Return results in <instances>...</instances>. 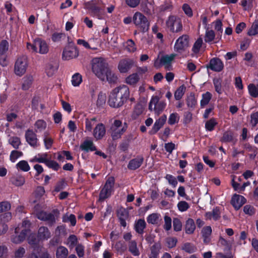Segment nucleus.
Here are the masks:
<instances>
[{
  "label": "nucleus",
  "instance_id": "obj_28",
  "mask_svg": "<svg viewBox=\"0 0 258 258\" xmlns=\"http://www.w3.org/2000/svg\"><path fill=\"white\" fill-rule=\"evenodd\" d=\"M147 221L149 224L157 225L161 221V215L157 213H152L147 217Z\"/></svg>",
  "mask_w": 258,
  "mask_h": 258
},
{
  "label": "nucleus",
  "instance_id": "obj_21",
  "mask_svg": "<svg viewBox=\"0 0 258 258\" xmlns=\"http://www.w3.org/2000/svg\"><path fill=\"white\" fill-rule=\"evenodd\" d=\"M103 75L104 76L103 78H99L102 81L106 80L110 84L117 83L118 79L117 75L109 68L106 70Z\"/></svg>",
  "mask_w": 258,
  "mask_h": 258
},
{
  "label": "nucleus",
  "instance_id": "obj_14",
  "mask_svg": "<svg viewBox=\"0 0 258 258\" xmlns=\"http://www.w3.org/2000/svg\"><path fill=\"white\" fill-rule=\"evenodd\" d=\"M11 219L12 214L10 212L0 215V235L5 233L7 231L8 226L6 223L10 221Z\"/></svg>",
  "mask_w": 258,
  "mask_h": 258
},
{
  "label": "nucleus",
  "instance_id": "obj_49",
  "mask_svg": "<svg viewBox=\"0 0 258 258\" xmlns=\"http://www.w3.org/2000/svg\"><path fill=\"white\" fill-rule=\"evenodd\" d=\"M22 87L24 90H27L31 85L33 78L32 76H27L23 79Z\"/></svg>",
  "mask_w": 258,
  "mask_h": 258
},
{
  "label": "nucleus",
  "instance_id": "obj_40",
  "mask_svg": "<svg viewBox=\"0 0 258 258\" xmlns=\"http://www.w3.org/2000/svg\"><path fill=\"white\" fill-rule=\"evenodd\" d=\"M68 255V250L63 246H59L56 250V258H66Z\"/></svg>",
  "mask_w": 258,
  "mask_h": 258
},
{
  "label": "nucleus",
  "instance_id": "obj_17",
  "mask_svg": "<svg viewBox=\"0 0 258 258\" xmlns=\"http://www.w3.org/2000/svg\"><path fill=\"white\" fill-rule=\"evenodd\" d=\"M246 202L244 197L241 195L235 194L231 199V203L236 210L239 209Z\"/></svg>",
  "mask_w": 258,
  "mask_h": 258
},
{
  "label": "nucleus",
  "instance_id": "obj_50",
  "mask_svg": "<svg viewBox=\"0 0 258 258\" xmlns=\"http://www.w3.org/2000/svg\"><path fill=\"white\" fill-rule=\"evenodd\" d=\"M45 190L43 187L39 186L38 187L35 191V196L36 198V200L32 201L33 203H36L40 199V198L44 194Z\"/></svg>",
  "mask_w": 258,
  "mask_h": 258
},
{
  "label": "nucleus",
  "instance_id": "obj_24",
  "mask_svg": "<svg viewBox=\"0 0 258 258\" xmlns=\"http://www.w3.org/2000/svg\"><path fill=\"white\" fill-rule=\"evenodd\" d=\"M143 161L144 158L143 157H137L129 162L127 167L130 170H136L141 166Z\"/></svg>",
  "mask_w": 258,
  "mask_h": 258
},
{
  "label": "nucleus",
  "instance_id": "obj_12",
  "mask_svg": "<svg viewBox=\"0 0 258 258\" xmlns=\"http://www.w3.org/2000/svg\"><path fill=\"white\" fill-rule=\"evenodd\" d=\"M35 209L36 216L40 220L46 221L49 225H52L55 222V218L53 214L43 211H37L36 207Z\"/></svg>",
  "mask_w": 258,
  "mask_h": 258
},
{
  "label": "nucleus",
  "instance_id": "obj_29",
  "mask_svg": "<svg viewBox=\"0 0 258 258\" xmlns=\"http://www.w3.org/2000/svg\"><path fill=\"white\" fill-rule=\"evenodd\" d=\"M205 217L207 219H212L217 220L220 218V212L219 208L216 207L213 209L212 212H208L205 214Z\"/></svg>",
  "mask_w": 258,
  "mask_h": 258
},
{
  "label": "nucleus",
  "instance_id": "obj_5",
  "mask_svg": "<svg viewBox=\"0 0 258 258\" xmlns=\"http://www.w3.org/2000/svg\"><path fill=\"white\" fill-rule=\"evenodd\" d=\"M27 47L33 52L42 54L47 53L49 50V47L46 42L39 38L35 39L33 44L27 43Z\"/></svg>",
  "mask_w": 258,
  "mask_h": 258
},
{
  "label": "nucleus",
  "instance_id": "obj_36",
  "mask_svg": "<svg viewBox=\"0 0 258 258\" xmlns=\"http://www.w3.org/2000/svg\"><path fill=\"white\" fill-rule=\"evenodd\" d=\"M140 78L138 74L133 73L125 78V83L130 85H135L139 81Z\"/></svg>",
  "mask_w": 258,
  "mask_h": 258
},
{
  "label": "nucleus",
  "instance_id": "obj_34",
  "mask_svg": "<svg viewBox=\"0 0 258 258\" xmlns=\"http://www.w3.org/2000/svg\"><path fill=\"white\" fill-rule=\"evenodd\" d=\"M80 149L86 152L96 150V148L93 143L91 140H85L80 146Z\"/></svg>",
  "mask_w": 258,
  "mask_h": 258
},
{
  "label": "nucleus",
  "instance_id": "obj_46",
  "mask_svg": "<svg viewBox=\"0 0 258 258\" xmlns=\"http://www.w3.org/2000/svg\"><path fill=\"white\" fill-rule=\"evenodd\" d=\"M43 142L46 149H49L51 148L53 141L51 138L48 136V133L47 132L44 133Z\"/></svg>",
  "mask_w": 258,
  "mask_h": 258
},
{
  "label": "nucleus",
  "instance_id": "obj_19",
  "mask_svg": "<svg viewBox=\"0 0 258 258\" xmlns=\"http://www.w3.org/2000/svg\"><path fill=\"white\" fill-rule=\"evenodd\" d=\"M208 68L215 72H220L224 68L223 62L218 58H213L211 59Z\"/></svg>",
  "mask_w": 258,
  "mask_h": 258
},
{
  "label": "nucleus",
  "instance_id": "obj_47",
  "mask_svg": "<svg viewBox=\"0 0 258 258\" xmlns=\"http://www.w3.org/2000/svg\"><path fill=\"white\" fill-rule=\"evenodd\" d=\"M180 116L176 112L171 113L168 118V123L170 125H173L179 122Z\"/></svg>",
  "mask_w": 258,
  "mask_h": 258
},
{
  "label": "nucleus",
  "instance_id": "obj_10",
  "mask_svg": "<svg viewBox=\"0 0 258 258\" xmlns=\"http://www.w3.org/2000/svg\"><path fill=\"white\" fill-rule=\"evenodd\" d=\"M28 67V60L26 56L23 55L17 58L16 61L14 72L16 75L22 76L27 70Z\"/></svg>",
  "mask_w": 258,
  "mask_h": 258
},
{
  "label": "nucleus",
  "instance_id": "obj_18",
  "mask_svg": "<svg viewBox=\"0 0 258 258\" xmlns=\"http://www.w3.org/2000/svg\"><path fill=\"white\" fill-rule=\"evenodd\" d=\"M167 120V116L166 115H163L158 119H157L151 130L150 131L151 135H154L156 134L160 129L164 125Z\"/></svg>",
  "mask_w": 258,
  "mask_h": 258
},
{
  "label": "nucleus",
  "instance_id": "obj_3",
  "mask_svg": "<svg viewBox=\"0 0 258 258\" xmlns=\"http://www.w3.org/2000/svg\"><path fill=\"white\" fill-rule=\"evenodd\" d=\"M108 69V64L104 59L99 57L92 60V71L98 78H103V74Z\"/></svg>",
  "mask_w": 258,
  "mask_h": 258
},
{
  "label": "nucleus",
  "instance_id": "obj_16",
  "mask_svg": "<svg viewBox=\"0 0 258 258\" xmlns=\"http://www.w3.org/2000/svg\"><path fill=\"white\" fill-rule=\"evenodd\" d=\"M134 61L130 59H122L118 63V69L121 73L128 72L132 68Z\"/></svg>",
  "mask_w": 258,
  "mask_h": 258
},
{
  "label": "nucleus",
  "instance_id": "obj_44",
  "mask_svg": "<svg viewBox=\"0 0 258 258\" xmlns=\"http://www.w3.org/2000/svg\"><path fill=\"white\" fill-rule=\"evenodd\" d=\"M212 96V94L209 92H207L203 94L202 98L200 102L201 106L202 107H204L207 105L211 99Z\"/></svg>",
  "mask_w": 258,
  "mask_h": 258
},
{
  "label": "nucleus",
  "instance_id": "obj_51",
  "mask_svg": "<svg viewBox=\"0 0 258 258\" xmlns=\"http://www.w3.org/2000/svg\"><path fill=\"white\" fill-rule=\"evenodd\" d=\"M164 224L163 225V228L166 231L170 230L172 227V219L167 215H165L164 216Z\"/></svg>",
  "mask_w": 258,
  "mask_h": 258
},
{
  "label": "nucleus",
  "instance_id": "obj_53",
  "mask_svg": "<svg viewBox=\"0 0 258 258\" xmlns=\"http://www.w3.org/2000/svg\"><path fill=\"white\" fill-rule=\"evenodd\" d=\"M215 37V33L212 30L207 29L206 31L205 41L206 42H210L214 40Z\"/></svg>",
  "mask_w": 258,
  "mask_h": 258
},
{
  "label": "nucleus",
  "instance_id": "obj_56",
  "mask_svg": "<svg viewBox=\"0 0 258 258\" xmlns=\"http://www.w3.org/2000/svg\"><path fill=\"white\" fill-rule=\"evenodd\" d=\"M9 143L14 148L18 149L21 144V141L20 138L17 137H11L9 139Z\"/></svg>",
  "mask_w": 258,
  "mask_h": 258
},
{
  "label": "nucleus",
  "instance_id": "obj_33",
  "mask_svg": "<svg viewBox=\"0 0 258 258\" xmlns=\"http://www.w3.org/2000/svg\"><path fill=\"white\" fill-rule=\"evenodd\" d=\"M47 160V154L46 153H44L38 154L33 158L31 159L30 160V162L43 163L46 164Z\"/></svg>",
  "mask_w": 258,
  "mask_h": 258
},
{
  "label": "nucleus",
  "instance_id": "obj_32",
  "mask_svg": "<svg viewBox=\"0 0 258 258\" xmlns=\"http://www.w3.org/2000/svg\"><path fill=\"white\" fill-rule=\"evenodd\" d=\"M196 229V225L193 219L188 218L185 223V232L186 234H192Z\"/></svg>",
  "mask_w": 258,
  "mask_h": 258
},
{
  "label": "nucleus",
  "instance_id": "obj_7",
  "mask_svg": "<svg viewBox=\"0 0 258 258\" xmlns=\"http://www.w3.org/2000/svg\"><path fill=\"white\" fill-rule=\"evenodd\" d=\"M168 29L173 33H178L182 30L181 20L178 17L171 16L166 21Z\"/></svg>",
  "mask_w": 258,
  "mask_h": 258
},
{
  "label": "nucleus",
  "instance_id": "obj_22",
  "mask_svg": "<svg viewBox=\"0 0 258 258\" xmlns=\"http://www.w3.org/2000/svg\"><path fill=\"white\" fill-rule=\"evenodd\" d=\"M176 56L175 54H171L170 55H166L163 56L160 60V63L165 67L167 70H170V64Z\"/></svg>",
  "mask_w": 258,
  "mask_h": 258
},
{
  "label": "nucleus",
  "instance_id": "obj_20",
  "mask_svg": "<svg viewBox=\"0 0 258 258\" xmlns=\"http://www.w3.org/2000/svg\"><path fill=\"white\" fill-rule=\"evenodd\" d=\"M51 236V234L47 227L41 226L38 230L37 237L39 240H47Z\"/></svg>",
  "mask_w": 258,
  "mask_h": 258
},
{
  "label": "nucleus",
  "instance_id": "obj_38",
  "mask_svg": "<svg viewBox=\"0 0 258 258\" xmlns=\"http://www.w3.org/2000/svg\"><path fill=\"white\" fill-rule=\"evenodd\" d=\"M58 69V64L55 62L49 63L47 64L46 69L47 75L50 77L54 74Z\"/></svg>",
  "mask_w": 258,
  "mask_h": 258
},
{
  "label": "nucleus",
  "instance_id": "obj_30",
  "mask_svg": "<svg viewBox=\"0 0 258 258\" xmlns=\"http://www.w3.org/2000/svg\"><path fill=\"white\" fill-rule=\"evenodd\" d=\"M146 227V223L144 219H140L135 222V230L139 234H142Z\"/></svg>",
  "mask_w": 258,
  "mask_h": 258
},
{
  "label": "nucleus",
  "instance_id": "obj_45",
  "mask_svg": "<svg viewBox=\"0 0 258 258\" xmlns=\"http://www.w3.org/2000/svg\"><path fill=\"white\" fill-rule=\"evenodd\" d=\"M248 90L250 96L254 98L257 97L258 96V83L256 85L250 84L248 86Z\"/></svg>",
  "mask_w": 258,
  "mask_h": 258
},
{
  "label": "nucleus",
  "instance_id": "obj_2",
  "mask_svg": "<svg viewBox=\"0 0 258 258\" xmlns=\"http://www.w3.org/2000/svg\"><path fill=\"white\" fill-rule=\"evenodd\" d=\"M30 222L27 220H24L22 224L18 225L15 228L14 234L12 236V241L16 244L22 242L26 235L30 233Z\"/></svg>",
  "mask_w": 258,
  "mask_h": 258
},
{
  "label": "nucleus",
  "instance_id": "obj_52",
  "mask_svg": "<svg viewBox=\"0 0 258 258\" xmlns=\"http://www.w3.org/2000/svg\"><path fill=\"white\" fill-rule=\"evenodd\" d=\"M62 221L63 222H70L71 225L73 226L76 224V217L73 214H71L70 215L66 214L63 215L62 217Z\"/></svg>",
  "mask_w": 258,
  "mask_h": 258
},
{
  "label": "nucleus",
  "instance_id": "obj_58",
  "mask_svg": "<svg viewBox=\"0 0 258 258\" xmlns=\"http://www.w3.org/2000/svg\"><path fill=\"white\" fill-rule=\"evenodd\" d=\"M125 47L126 50L130 52H134L137 50L136 44L132 39L128 40L126 41Z\"/></svg>",
  "mask_w": 258,
  "mask_h": 258
},
{
  "label": "nucleus",
  "instance_id": "obj_31",
  "mask_svg": "<svg viewBox=\"0 0 258 258\" xmlns=\"http://www.w3.org/2000/svg\"><path fill=\"white\" fill-rule=\"evenodd\" d=\"M91 15L96 17L99 19L103 18L104 15V10L97 6H93L91 9Z\"/></svg>",
  "mask_w": 258,
  "mask_h": 258
},
{
  "label": "nucleus",
  "instance_id": "obj_25",
  "mask_svg": "<svg viewBox=\"0 0 258 258\" xmlns=\"http://www.w3.org/2000/svg\"><path fill=\"white\" fill-rule=\"evenodd\" d=\"M105 134V128L102 123L97 124L93 131V136L96 140H99Z\"/></svg>",
  "mask_w": 258,
  "mask_h": 258
},
{
  "label": "nucleus",
  "instance_id": "obj_8",
  "mask_svg": "<svg viewBox=\"0 0 258 258\" xmlns=\"http://www.w3.org/2000/svg\"><path fill=\"white\" fill-rule=\"evenodd\" d=\"M126 125H122V122L119 120H114L112 124L110 133L113 140H117L120 138L121 135L126 131Z\"/></svg>",
  "mask_w": 258,
  "mask_h": 258
},
{
  "label": "nucleus",
  "instance_id": "obj_41",
  "mask_svg": "<svg viewBox=\"0 0 258 258\" xmlns=\"http://www.w3.org/2000/svg\"><path fill=\"white\" fill-rule=\"evenodd\" d=\"M186 91V87L182 85L179 87L175 91L174 96L176 100H179L182 98Z\"/></svg>",
  "mask_w": 258,
  "mask_h": 258
},
{
  "label": "nucleus",
  "instance_id": "obj_59",
  "mask_svg": "<svg viewBox=\"0 0 258 258\" xmlns=\"http://www.w3.org/2000/svg\"><path fill=\"white\" fill-rule=\"evenodd\" d=\"M233 139V134L231 132H226L224 133L221 141L222 142H232Z\"/></svg>",
  "mask_w": 258,
  "mask_h": 258
},
{
  "label": "nucleus",
  "instance_id": "obj_4",
  "mask_svg": "<svg viewBox=\"0 0 258 258\" xmlns=\"http://www.w3.org/2000/svg\"><path fill=\"white\" fill-rule=\"evenodd\" d=\"M133 22L136 27L141 32H145L149 30L150 23L148 19L141 13L137 12L134 14Z\"/></svg>",
  "mask_w": 258,
  "mask_h": 258
},
{
  "label": "nucleus",
  "instance_id": "obj_26",
  "mask_svg": "<svg viewBox=\"0 0 258 258\" xmlns=\"http://www.w3.org/2000/svg\"><path fill=\"white\" fill-rule=\"evenodd\" d=\"M212 228L210 226L204 227L201 231L204 242L209 243L211 240V235L212 234Z\"/></svg>",
  "mask_w": 258,
  "mask_h": 258
},
{
  "label": "nucleus",
  "instance_id": "obj_63",
  "mask_svg": "<svg viewBox=\"0 0 258 258\" xmlns=\"http://www.w3.org/2000/svg\"><path fill=\"white\" fill-rule=\"evenodd\" d=\"M217 124V122L215 119L212 118L206 122L205 124V127L209 131H212L214 130L215 126Z\"/></svg>",
  "mask_w": 258,
  "mask_h": 258
},
{
  "label": "nucleus",
  "instance_id": "obj_42",
  "mask_svg": "<svg viewBox=\"0 0 258 258\" xmlns=\"http://www.w3.org/2000/svg\"><path fill=\"white\" fill-rule=\"evenodd\" d=\"M186 104L189 108L193 109L195 107L197 104V101L194 94L190 93L187 97Z\"/></svg>",
  "mask_w": 258,
  "mask_h": 258
},
{
  "label": "nucleus",
  "instance_id": "obj_9",
  "mask_svg": "<svg viewBox=\"0 0 258 258\" xmlns=\"http://www.w3.org/2000/svg\"><path fill=\"white\" fill-rule=\"evenodd\" d=\"M166 103L164 101H159L157 96H153L150 101L149 109L150 111H154L159 115L165 108Z\"/></svg>",
  "mask_w": 258,
  "mask_h": 258
},
{
  "label": "nucleus",
  "instance_id": "obj_64",
  "mask_svg": "<svg viewBox=\"0 0 258 258\" xmlns=\"http://www.w3.org/2000/svg\"><path fill=\"white\" fill-rule=\"evenodd\" d=\"M45 165L49 168L53 169L55 171H57L60 168L59 165L53 160H48L46 162Z\"/></svg>",
  "mask_w": 258,
  "mask_h": 258
},
{
  "label": "nucleus",
  "instance_id": "obj_13",
  "mask_svg": "<svg viewBox=\"0 0 258 258\" xmlns=\"http://www.w3.org/2000/svg\"><path fill=\"white\" fill-rule=\"evenodd\" d=\"M25 138L28 144L33 148H37L39 146L37 135L32 130H27L25 133Z\"/></svg>",
  "mask_w": 258,
  "mask_h": 258
},
{
  "label": "nucleus",
  "instance_id": "obj_27",
  "mask_svg": "<svg viewBox=\"0 0 258 258\" xmlns=\"http://www.w3.org/2000/svg\"><path fill=\"white\" fill-rule=\"evenodd\" d=\"M12 184L17 186H22L25 182V179L24 176L21 175H16L12 176L10 179Z\"/></svg>",
  "mask_w": 258,
  "mask_h": 258
},
{
  "label": "nucleus",
  "instance_id": "obj_61",
  "mask_svg": "<svg viewBox=\"0 0 258 258\" xmlns=\"http://www.w3.org/2000/svg\"><path fill=\"white\" fill-rule=\"evenodd\" d=\"M182 249L188 253H192L196 250V247L191 243H186L184 244Z\"/></svg>",
  "mask_w": 258,
  "mask_h": 258
},
{
  "label": "nucleus",
  "instance_id": "obj_6",
  "mask_svg": "<svg viewBox=\"0 0 258 258\" xmlns=\"http://www.w3.org/2000/svg\"><path fill=\"white\" fill-rule=\"evenodd\" d=\"M115 180L114 177H109L99 194V200H103L109 197L114 190Z\"/></svg>",
  "mask_w": 258,
  "mask_h": 258
},
{
  "label": "nucleus",
  "instance_id": "obj_35",
  "mask_svg": "<svg viewBox=\"0 0 258 258\" xmlns=\"http://www.w3.org/2000/svg\"><path fill=\"white\" fill-rule=\"evenodd\" d=\"M34 132L40 133L43 131L47 126L46 122L42 120L39 119L34 123Z\"/></svg>",
  "mask_w": 258,
  "mask_h": 258
},
{
  "label": "nucleus",
  "instance_id": "obj_55",
  "mask_svg": "<svg viewBox=\"0 0 258 258\" xmlns=\"http://www.w3.org/2000/svg\"><path fill=\"white\" fill-rule=\"evenodd\" d=\"M173 226L175 231H180L182 230V224L181 220L178 218H173Z\"/></svg>",
  "mask_w": 258,
  "mask_h": 258
},
{
  "label": "nucleus",
  "instance_id": "obj_11",
  "mask_svg": "<svg viewBox=\"0 0 258 258\" xmlns=\"http://www.w3.org/2000/svg\"><path fill=\"white\" fill-rule=\"evenodd\" d=\"M189 37L187 35H182L175 41L174 49L176 52H181L184 50L188 46Z\"/></svg>",
  "mask_w": 258,
  "mask_h": 258
},
{
  "label": "nucleus",
  "instance_id": "obj_48",
  "mask_svg": "<svg viewBox=\"0 0 258 258\" xmlns=\"http://www.w3.org/2000/svg\"><path fill=\"white\" fill-rule=\"evenodd\" d=\"M78 243V238L74 234L71 235L67 239V245L70 248H73L75 246H77Z\"/></svg>",
  "mask_w": 258,
  "mask_h": 258
},
{
  "label": "nucleus",
  "instance_id": "obj_15",
  "mask_svg": "<svg viewBox=\"0 0 258 258\" xmlns=\"http://www.w3.org/2000/svg\"><path fill=\"white\" fill-rule=\"evenodd\" d=\"M79 55V51L75 46L66 47L63 51L62 59L70 60L77 57Z\"/></svg>",
  "mask_w": 258,
  "mask_h": 258
},
{
  "label": "nucleus",
  "instance_id": "obj_1",
  "mask_svg": "<svg viewBox=\"0 0 258 258\" xmlns=\"http://www.w3.org/2000/svg\"><path fill=\"white\" fill-rule=\"evenodd\" d=\"M130 96L129 88L122 85L113 89L110 93L108 103L114 108L121 106Z\"/></svg>",
  "mask_w": 258,
  "mask_h": 258
},
{
  "label": "nucleus",
  "instance_id": "obj_60",
  "mask_svg": "<svg viewBox=\"0 0 258 258\" xmlns=\"http://www.w3.org/2000/svg\"><path fill=\"white\" fill-rule=\"evenodd\" d=\"M27 240L28 243L33 247L36 246L39 241V239H37L35 237V234L33 233L29 235Z\"/></svg>",
  "mask_w": 258,
  "mask_h": 258
},
{
  "label": "nucleus",
  "instance_id": "obj_57",
  "mask_svg": "<svg viewBox=\"0 0 258 258\" xmlns=\"http://www.w3.org/2000/svg\"><path fill=\"white\" fill-rule=\"evenodd\" d=\"M258 34V22H254L249 29L247 34L249 36H254Z\"/></svg>",
  "mask_w": 258,
  "mask_h": 258
},
{
  "label": "nucleus",
  "instance_id": "obj_62",
  "mask_svg": "<svg viewBox=\"0 0 258 258\" xmlns=\"http://www.w3.org/2000/svg\"><path fill=\"white\" fill-rule=\"evenodd\" d=\"M117 216L119 219H127L128 217V212L124 208H121L117 210Z\"/></svg>",
  "mask_w": 258,
  "mask_h": 258
},
{
  "label": "nucleus",
  "instance_id": "obj_23",
  "mask_svg": "<svg viewBox=\"0 0 258 258\" xmlns=\"http://www.w3.org/2000/svg\"><path fill=\"white\" fill-rule=\"evenodd\" d=\"M38 248H34L33 251L29 254L28 258H51L49 254L46 251H38Z\"/></svg>",
  "mask_w": 258,
  "mask_h": 258
},
{
  "label": "nucleus",
  "instance_id": "obj_37",
  "mask_svg": "<svg viewBox=\"0 0 258 258\" xmlns=\"http://www.w3.org/2000/svg\"><path fill=\"white\" fill-rule=\"evenodd\" d=\"M128 250L134 256H139L140 254L137 247V243L135 240H131L128 243Z\"/></svg>",
  "mask_w": 258,
  "mask_h": 258
},
{
  "label": "nucleus",
  "instance_id": "obj_54",
  "mask_svg": "<svg viewBox=\"0 0 258 258\" xmlns=\"http://www.w3.org/2000/svg\"><path fill=\"white\" fill-rule=\"evenodd\" d=\"M82 81V76L79 73H76L72 76V83L74 86H79Z\"/></svg>",
  "mask_w": 258,
  "mask_h": 258
},
{
  "label": "nucleus",
  "instance_id": "obj_43",
  "mask_svg": "<svg viewBox=\"0 0 258 258\" xmlns=\"http://www.w3.org/2000/svg\"><path fill=\"white\" fill-rule=\"evenodd\" d=\"M16 168L24 172H27L30 169V167L25 160H21L19 161L16 165Z\"/></svg>",
  "mask_w": 258,
  "mask_h": 258
},
{
  "label": "nucleus",
  "instance_id": "obj_39",
  "mask_svg": "<svg viewBox=\"0 0 258 258\" xmlns=\"http://www.w3.org/2000/svg\"><path fill=\"white\" fill-rule=\"evenodd\" d=\"M161 249V245L159 243H155L151 247V253L149 258H158V254Z\"/></svg>",
  "mask_w": 258,
  "mask_h": 258
}]
</instances>
